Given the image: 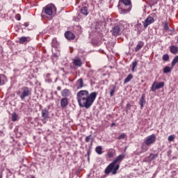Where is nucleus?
I'll use <instances>...</instances> for the list:
<instances>
[{
    "mask_svg": "<svg viewBox=\"0 0 178 178\" xmlns=\"http://www.w3.org/2000/svg\"><path fill=\"white\" fill-rule=\"evenodd\" d=\"M119 3L120 5H122V8H120V13L121 14L129 13L133 8L131 0H120Z\"/></svg>",
    "mask_w": 178,
    "mask_h": 178,
    "instance_id": "obj_3",
    "label": "nucleus"
},
{
    "mask_svg": "<svg viewBox=\"0 0 178 178\" xmlns=\"http://www.w3.org/2000/svg\"><path fill=\"white\" fill-rule=\"evenodd\" d=\"M155 141H156V136L155 134H152L150 136H148L144 140V143L145 145H147V147H150V145H152V144L155 143Z\"/></svg>",
    "mask_w": 178,
    "mask_h": 178,
    "instance_id": "obj_7",
    "label": "nucleus"
},
{
    "mask_svg": "<svg viewBox=\"0 0 178 178\" xmlns=\"http://www.w3.org/2000/svg\"><path fill=\"white\" fill-rule=\"evenodd\" d=\"M158 156H159L158 154H150L148 158L150 161H154L156 159Z\"/></svg>",
    "mask_w": 178,
    "mask_h": 178,
    "instance_id": "obj_21",
    "label": "nucleus"
},
{
    "mask_svg": "<svg viewBox=\"0 0 178 178\" xmlns=\"http://www.w3.org/2000/svg\"><path fill=\"white\" fill-rule=\"evenodd\" d=\"M17 95L19 96L22 101H24L27 97L31 95V89L27 86H24L21 88V90L17 92Z\"/></svg>",
    "mask_w": 178,
    "mask_h": 178,
    "instance_id": "obj_4",
    "label": "nucleus"
},
{
    "mask_svg": "<svg viewBox=\"0 0 178 178\" xmlns=\"http://www.w3.org/2000/svg\"><path fill=\"white\" fill-rule=\"evenodd\" d=\"M73 63L74 65V66H81V65H83V63H81V60H80L79 58H75L74 59Z\"/></svg>",
    "mask_w": 178,
    "mask_h": 178,
    "instance_id": "obj_20",
    "label": "nucleus"
},
{
    "mask_svg": "<svg viewBox=\"0 0 178 178\" xmlns=\"http://www.w3.org/2000/svg\"><path fill=\"white\" fill-rule=\"evenodd\" d=\"M145 95H142L140 101H139V104L140 105V108L141 109H143V108H144V105H145Z\"/></svg>",
    "mask_w": 178,
    "mask_h": 178,
    "instance_id": "obj_14",
    "label": "nucleus"
},
{
    "mask_svg": "<svg viewBox=\"0 0 178 178\" xmlns=\"http://www.w3.org/2000/svg\"><path fill=\"white\" fill-rule=\"evenodd\" d=\"M140 26H141V24H138L136 25L137 27H140Z\"/></svg>",
    "mask_w": 178,
    "mask_h": 178,
    "instance_id": "obj_42",
    "label": "nucleus"
},
{
    "mask_svg": "<svg viewBox=\"0 0 178 178\" xmlns=\"http://www.w3.org/2000/svg\"><path fill=\"white\" fill-rule=\"evenodd\" d=\"M170 51L171 54H173L174 55H176V54H177V52H178L177 47L171 46L170 47Z\"/></svg>",
    "mask_w": 178,
    "mask_h": 178,
    "instance_id": "obj_19",
    "label": "nucleus"
},
{
    "mask_svg": "<svg viewBox=\"0 0 178 178\" xmlns=\"http://www.w3.org/2000/svg\"><path fill=\"white\" fill-rule=\"evenodd\" d=\"M127 109H129V108H130V104L128 103V104H127Z\"/></svg>",
    "mask_w": 178,
    "mask_h": 178,
    "instance_id": "obj_41",
    "label": "nucleus"
},
{
    "mask_svg": "<svg viewBox=\"0 0 178 178\" xmlns=\"http://www.w3.org/2000/svg\"><path fill=\"white\" fill-rule=\"evenodd\" d=\"M42 114V122L44 124L48 122V119H49V111L47 108H43L41 111Z\"/></svg>",
    "mask_w": 178,
    "mask_h": 178,
    "instance_id": "obj_8",
    "label": "nucleus"
},
{
    "mask_svg": "<svg viewBox=\"0 0 178 178\" xmlns=\"http://www.w3.org/2000/svg\"><path fill=\"white\" fill-rule=\"evenodd\" d=\"M112 34L115 37L119 35L120 34H122V31L120 30V26L119 25H116L113 27Z\"/></svg>",
    "mask_w": 178,
    "mask_h": 178,
    "instance_id": "obj_10",
    "label": "nucleus"
},
{
    "mask_svg": "<svg viewBox=\"0 0 178 178\" xmlns=\"http://www.w3.org/2000/svg\"><path fill=\"white\" fill-rule=\"evenodd\" d=\"M124 154L117 156L104 170L105 175H110V173L113 175H118V170L120 168V165L118 163H120L124 159Z\"/></svg>",
    "mask_w": 178,
    "mask_h": 178,
    "instance_id": "obj_2",
    "label": "nucleus"
},
{
    "mask_svg": "<svg viewBox=\"0 0 178 178\" xmlns=\"http://www.w3.org/2000/svg\"><path fill=\"white\" fill-rule=\"evenodd\" d=\"M68 104H69V100L66 97L63 98L60 101L61 108H66Z\"/></svg>",
    "mask_w": 178,
    "mask_h": 178,
    "instance_id": "obj_12",
    "label": "nucleus"
},
{
    "mask_svg": "<svg viewBox=\"0 0 178 178\" xmlns=\"http://www.w3.org/2000/svg\"><path fill=\"white\" fill-rule=\"evenodd\" d=\"M30 41V38L29 37H22L19 40V44H24V42H29Z\"/></svg>",
    "mask_w": 178,
    "mask_h": 178,
    "instance_id": "obj_16",
    "label": "nucleus"
},
{
    "mask_svg": "<svg viewBox=\"0 0 178 178\" xmlns=\"http://www.w3.org/2000/svg\"><path fill=\"white\" fill-rule=\"evenodd\" d=\"M57 90H58V91H60V90H62V88H60V86H58V87H57Z\"/></svg>",
    "mask_w": 178,
    "mask_h": 178,
    "instance_id": "obj_40",
    "label": "nucleus"
},
{
    "mask_svg": "<svg viewBox=\"0 0 178 178\" xmlns=\"http://www.w3.org/2000/svg\"><path fill=\"white\" fill-rule=\"evenodd\" d=\"M95 151L98 155H102V146H97L95 148Z\"/></svg>",
    "mask_w": 178,
    "mask_h": 178,
    "instance_id": "obj_22",
    "label": "nucleus"
},
{
    "mask_svg": "<svg viewBox=\"0 0 178 178\" xmlns=\"http://www.w3.org/2000/svg\"><path fill=\"white\" fill-rule=\"evenodd\" d=\"M142 151L143 152H147V151H148V147L145 145L142 146Z\"/></svg>",
    "mask_w": 178,
    "mask_h": 178,
    "instance_id": "obj_35",
    "label": "nucleus"
},
{
    "mask_svg": "<svg viewBox=\"0 0 178 178\" xmlns=\"http://www.w3.org/2000/svg\"><path fill=\"white\" fill-rule=\"evenodd\" d=\"M107 156H108V158H113V156H115V151L113 150L108 151L107 153Z\"/></svg>",
    "mask_w": 178,
    "mask_h": 178,
    "instance_id": "obj_27",
    "label": "nucleus"
},
{
    "mask_svg": "<svg viewBox=\"0 0 178 178\" xmlns=\"http://www.w3.org/2000/svg\"><path fill=\"white\" fill-rule=\"evenodd\" d=\"M19 116L17 115L16 113H12V120L13 122H17Z\"/></svg>",
    "mask_w": 178,
    "mask_h": 178,
    "instance_id": "obj_26",
    "label": "nucleus"
},
{
    "mask_svg": "<svg viewBox=\"0 0 178 178\" xmlns=\"http://www.w3.org/2000/svg\"><path fill=\"white\" fill-rule=\"evenodd\" d=\"M24 26H25V27H29V23L27 22H25Z\"/></svg>",
    "mask_w": 178,
    "mask_h": 178,
    "instance_id": "obj_39",
    "label": "nucleus"
},
{
    "mask_svg": "<svg viewBox=\"0 0 178 178\" xmlns=\"http://www.w3.org/2000/svg\"><path fill=\"white\" fill-rule=\"evenodd\" d=\"M123 138H126V134H121L118 137V140H122Z\"/></svg>",
    "mask_w": 178,
    "mask_h": 178,
    "instance_id": "obj_34",
    "label": "nucleus"
},
{
    "mask_svg": "<svg viewBox=\"0 0 178 178\" xmlns=\"http://www.w3.org/2000/svg\"><path fill=\"white\" fill-rule=\"evenodd\" d=\"M56 12V7L54 4H48L42 10V13H45L48 16H52L54 13Z\"/></svg>",
    "mask_w": 178,
    "mask_h": 178,
    "instance_id": "obj_5",
    "label": "nucleus"
},
{
    "mask_svg": "<svg viewBox=\"0 0 178 178\" xmlns=\"http://www.w3.org/2000/svg\"><path fill=\"white\" fill-rule=\"evenodd\" d=\"M83 84L84 83L83 82V79L81 78L78 79L76 83V88H78V90L83 88Z\"/></svg>",
    "mask_w": 178,
    "mask_h": 178,
    "instance_id": "obj_13",
    "label": "nucleus"
},
{
    "mask_svg": "<svg viewBox=\"0 0 178 178\" xmlns=\"http://www.w3.org/2000/svg\"><path fill=\"white\" fill-rule=\"evenodd\" d=\"M143 47H144V42H140L135 47V51L138 52V51H140Z\"/></svg>",
    "mask_w": 178,
    "mask_h": 178,
    "instance_id": "obj_18",
    "label": "nucleus"
},
{
    "mask_svg": "<svg viewBox=\"0 0 178 178\" xmlns=\"http://www.w3.org/2000/svg\"><path fill=\"white\" fill-rule=\"evenodd\" d=\"M115 124H115V123L111 124V127H113V126H115Z\"/></svg>",
    "mask_w": 178,
    "mask_h": 178,
    "instance_id": "obj_43",
    "label": "nucleus"
},
{
    "mask_svg": "<svg viewBox=\"0 0 178 178\" xmlns=\"http://www.w3.org/2000/svg\"><path fill=\"white\" fill-rule=\"evenodd\" d=\"M138 31H140V29H138Z\"/></svg>",
    "mask_w": 178,
    "mask_h": 178,
    "instance_id": "obj_45",
    "label": "nucleus"
},
{
    "mask_svg": "<svg viewBox=\"0 0 178 178\" xmlns=\"http://www.w3.org/2000/svg\"><path fill=\"white\" fill-rule=\"evenodd\" d=\"M165 87V83L163 82H154L152 86V91L155 92L156 90H159V88H163Z\"/></svg>",
    "mask_w": 178,
    "mask_h": 178,
    "instance_id": "obj_9",
    "label": "nucleus"
},
{
    "mask_svg": "<svg viewBox=\"0 0 178 178\" xmlns=\"http://www.w3.org/2000/svg\"><path fill=\"white\" fill-rule=\"evenodd\" d=\"M156 15L155 13L151 14L149 16L147 17V19L143 22V27L145 29H147L150 24H152L155 22V17Z\"/></svg>",
    "mask_w": 178,
    "mask_h": 178,
    "instance_id": "obj_6",
    "label": "nucleus"
},
{
    "mask_svg": "<svg viewBox=\"0 0 178 178\" xmlns=\"http://www.w3.org/2000/svg\"><path fill=\"white\" fill-rule=\"evenodd\" d=\"M97 92H92L90 93L88 90H80L76 94V99L81 108H86L90 109L92 106L95 99H97Z\"/></svg>",
    "mask_w": 178,
    "mask_h": 178,
    "instance_id": "obj_1",
    "label": "nucleus"
},
{
    "mask_svg": "<svg viewBox=\"0 0 178 178\" xmlns=\"http://www.w3.org/2000/svg\"><path fill=\"white\" fill-rule=\"evenodd\" d=\"M81 13H82V15H84V16H87V15H88L89 13L88 8L86 6L82 7V8L81 9Z\"/></svg>",
    "mask_w": 178,
    "mask_h": 178,
    "instance_id": "obj_17",
    "label": "nucleus"
},
{
    "mask_svg": "<svg viewBox=\"0 0 178 178\" xmlns=\"http://www.w3.org/2000/svg\"><path fill=\"white\" fill-rule=\"evenodd\" d=\"M90 140H91V135H89L86 137V143H89Z\"/></svg>",
    "mask_w": 178,
    "mask_h": 178,
    "instance_id": "obj_37",
    "label": "nucleus"
},
{
    "mask_svg": "<svg viewBox=\"0 0 178 178\" xmlns=\"http://www.w3.org/2000/svg\"><path fill=\"white\" fill-rule=\"evenodd\" d=\"M15 19H17V20H20V19H21L20 15L19 14H17L15 15Z\"/></svg>",
    "mask_w": 178,
    "mask_h": 178,
    "instance_id": "obj_38",
    "label": "nucleus"
},
{
    "mask_svg": "<svg viewBox=\"0 0 178 178\" xmlns=\"http://www.w3.org/2000/svg\"><path fill=\"white\" fill-rule=\"evenodd\" d=\"M163 72L165 74L170 73V72H172V68L170 67H165L163 70Z\"/></svg>",
    "mask_w": 178,
    "mask_h": 178,
    "instance_id": "obj_25",
    "label": "nucleus"
},
{
    "mask_svg": "<svg viewBox=\"0 0 178 178\" xmlns=\"http://www.w3.org/2000/svg\"><path fill=\"white\" fill-rule=\"evenodd\" d=\"M65 37L67 40H74V38H76V36L74 35V34L70 31H67L65 33Z\"/></svg>",
    "mask_w": 178,
    "mask_h": 178,
    "instance_id": "obj_11",
    "label": "nucleus"
},
{
    "mask_svg": "<svg viewBox=\"0 0 178 178\" xmlns=\"http://www.w3.org/2000/svg\"><path fill=\"white\" fill-rule=\"evenodd\" d=\"M51 47L53 48H58V41H56V39H53L52 40Z\"/></svg>",
    "mask_w": 178,
    "mask_h": 178,
    "instance_id": "obj_24",
    "label": "nucleus"
},
{
    "mask_svg": "<svg viewBox=\"0 0 178 178\" xmlns=\"http://www.w3.org/2000/svg\"><path fill=\"white\" fill-rule=\"evenodd\" d=\"M168 141H173V140H175V136L170 135V136H168Z\"/></svg>",
    "mask_w": 178,
    "mask_h": 178,
    "instance_id": "obj_36",
    "label": "nucleus"
},
{
    "mask_svg": "<svg viewBox=\"0 0 178 178\" xmlns=\"http://www.w3.org/2000/svg\"><path fill=\"white\" fill-rule=\"evenodd\" d=\"M138 64V63L137 61H134L132 63V68H131L132 72H135V69H136V67H137Z\"/></svg>",
    "mask_w": 178,
    "mask_h": 178,
    "instance_id": "obj_29",
    "label": "nucleus"
},
{
    "mask_svg": "<svg viewBox=\"0 0 178 178\" xmlns=\"http://www.w3.org/2000/svg\"><path fill=\"white\" fill-rule=\"evenodd\" d=\"M0 178H2V175H0Z\"/></svg>",
    "mask_w": 178,
    "mask_h": 178,
    "instance_id": "obj_44",
    "label": "nucleus"
},
{
    "mask_svg": "<svg viewBox=\"0 0 178 178\" xmlns=\"http://www.w3.org/2000/svg\"><path fill=\"white\" fill-rule=\"evenodd\" d=\"M163 29L165 31H168L169 30V24L165 21L163 24Z\"/></svg>",
    "mask_w": 178,
    "mask_h": 178,
    "instance_id": "obj_31",
    "label": "nucleus"
},
{
    "mask_svg": "<svg viewBox=\"0 0 178 178\" xmlns=\"http://www.w3.org/2000/svg\"><path fill=\"white\" fill-rule=\"evenodd\" d=\"M176 63H178V56H175L172 63H171V65H172V67H173V66H175V65H176Z\"/></svg>",
    "mask_w": 178,
    "mask_h": 178,
    "instance_id": "obj_28",
    "label": "nucleus"
},
{
    "mask_svg": "<svg viewBox=\"0 0 178 178\" xmlns=\"http://www.w3.org/2000/svg\"><path fill=\"white\" fill-rule=\"evenodd\" d=\"M70 90L69 89H64L61 91V95L62 97H64V98H66V97H70Z\"/></svg>",
    "mask_w": 178,
    "mask_h": 178,
    "instance_id": "obj_15",
    "label": "nucleus"
},
{
    "mask_svg": "<svg viewBox=\"0 0 178 178\" xmlns=\"http://www.w3.org/2000/svg\"><path fill=\"white\" fill-rule=\"evenodd\" d=\"M131 79H133V74H129L126 79L124 81V84H126L127 83H129V81H130L131 80Z\"/></svg>",
    "mask_w": 178,
    "mask_h": 178,
    "instance_id": "obj_23",
    "label": "nucleus"
},
{
    "mask_svg": "<svg viewBox=\"0 0 178 178\" xmlns=\"http://www.w3.org/2000/svg\"><path fill=\"white\" fill-rule=\"evenodd\" d=\"M163 60H164V62H168V60H169V54H164L163 56Z\"/></svg>",
    "mask_w": 178,
    "mask_h": 178,
    "instance_id": "obj_32",
    "label": "nucleus"
},
{
    "mask_svg": "<svg viewBox=\"0 0 178 178\" xmlns=\"http://www.w3.org/2000/svg\"><path fill=\"white\" fill-rule=\"evenodd\" d=\"M112 87H113V88L111 89V90L110 92L111 97H113V95L115 94V90L116 89V85H113Z\"/></svg>",
    "mask_w": 178,
    "mask_h": 178,
    "instance_id": "obj_30",
    "label": "nucleus"
},
{
    "mask_svg": "<svg viewBox=\"0 0 178 178\" xmlns=\"http://www.w3.org/2000/svg\"><path fill=\"white\" fill-rule=\"evenodd\" d=\"M3 79H5V76L0 74V86H3V84H4Z\"/></svg>",
    "mask_w": 178,
    "mask_h": 178,
    "instance_id": "obj_33",
    "label": "nucleus"
}]
</instances>
